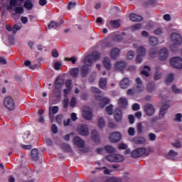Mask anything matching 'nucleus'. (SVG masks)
<instances>
[{
    "instance_id": "obj_1",
    "label": "nucleus",
    "mask_w": 182,
    "mask_h": 182,
    "mask_svg": "<svg viewBox=\"0 0 182 182\" xmlns=\"http://www.w3.org/2000/svg\"><path fill=\"white\" fill-rule=\"evenodd\" d=\"M136 85L135 88L129 89L127 92V95H134V93H141V92L144 91V85H143V82H141V80L140 77H137L136 79Z\"/></svg>"
},
{
    "instance_id": "obj_2",
    "label": "nucleus",
    "mask_w": 182,
    "mask_h": 182,
    "mask_svg": "<svg viewBox=\"0 0 182 182\" xmlns=\"http://www.w3.org/2000/svg\"><path fill=\"white\" fill-rule=\"evenodd\" d=\"M100 53L97 51H94L92 53L91 55H87L85 60L84 63L86 65V66H92V64L93 63V60H99L100 59Z\"/></svg>"
},
{
    "instance_id": "obj_3",
    "label": "nucleus",
    "mask_w": 182,
    "mask_h": 182,
    "mask_svg": "<svg viewBox=\"0 0 182 182\" xmlns=\"http://www.w3.org/2000/svg\"><path fill=\"white\" fill-rule=\"evenodd\" d=\"M170 65L175 69H182V59L180 57H173L170 60Z\"/></svg>"
},
{
    "instance_id": "obj_4",
    "label": "nucleus",
    "mask_w": 182,
    "mask_h": 182,
    "mask_svg": "<svg viewBox=\"0 0 182 182\" xmlns=\"http://www.w3.org/2000/svg\"><path fill=\"white\" fill-rule=\"evenodd\" d=\"M4 105L8 110H14V109H15V102H14V99L10 96H7L4 98Z\"/></svg>"
},
{
    "instance_id": "obj_5",
    "label": "nucleus",
    "mask_w": 182,
    "mask_h": 182,
    "mask_svg": "<svg viewBox=\"0 0 182 182\" xmlns=\"http://www.w3.org/2000/svg\"><path fill=\"white\" fill-rule=\"evenodd\" d=\"M147 150L146 148H138L132 151L131 156L134 159H139V157H141V156H144L146 153Z\"/></svg>"
},
{
    "instance_id": "obj_6",
    "label": "nucleus",
    "mask_w": 182,
    "mask_h": 182,
    "mask_svg": "<svg viewBox=\"0 0 182 182\" xmlns=\"http://www.w3.org/2000/svg\"><path fill=\"white\" fill-rule=\"evenodd\" d=\"M109 140L111 143H119L122 140V134L119 132H114L109 134Z\"/></svg>"
},
{
    "instance_id": "obj_7",
    "label": "nucleus",
    "mask_w": 182,
    "mask_h": 182,
    "mask_svg": "<svg viewBox=\"0 0 182 182\" xmlns=\"http://www.w3.org/2000/svg\"><path fill=\"white\" fill-rule=\"evenodd\" d=\"M77 132L80 136H88L89 127L85 124H80L77 127Z\"/></svg>"
},
{
    "instance_id": "obj_8",
    "label": "nucleus",
    "mask_w": 182,
    "mask_h": 182,
    "mask_svg": "<svg viewBox=\"0 0 182 182\" xmlns=\"http://www.w3.org/2000/svg\"><path fill=\"white\" fill-rule=\"evenodd\" d=\"M144 110L146 114L149 117H151L153 116V114H154V113H156V109L154 108V106H153V105L151 104H146V105H144Z\"/></svg>"
},
{
    "instance_id": "obj_9",
    "label": "nucleus",
    "mask_w": 182,
    "mask_h": 182,
    "mask_svg": "<svg viewBox=\"0 0 182 182\" xmlns=\"http://www.w3.org/2000/svg\"><path fill=\"white\" fill-rule=\"evenodd\" d=\"M171 39L173 43H177L178 45H181L182 37L178 33H172L170 36Z\"/></svg>"
},
{
    "instance_id": "obj_10",
    "label": "nucleus",
    "mask_w": 182,
    "mask_h": 182,
    "mask_svg": "<svg viewBox=\"0 0 182 182\" xmlns=\"http://www.w3.org/2000/svg\"><path fill=\"white\" fill-rule=\"evenodd\" d=\"M114 119L116 122H122L123 119V112L120 108H116L114 111Z\"/></svg>"
},
{
    "instance_id": "obj_11",
    "label": "nucleus",
    "mask_w": 182,
    "mask_h": 182,
    "mask_svg": "<svg viewBox=\"0 0 182 182\" xmlns=\"http://www.w3.org/2000/svg\"><path fill=\"white\" fill-rule=\"evenodd\" d=\"M159 60H166L168 58L169 52L168 49L166 48H164L159 51Z\"/></svg>"
},
{
    "instance_id": "obj_12",
    "label": "nucleus",
    "mask_w": 182,
    "mask_h": 182,
    "mask_svg": "<svg viewBox=\"0 0 182 182\" xmlns=\"http://www.w3.org/2000/svg\"><path fill=\"white\" fill-rule=\"evenodd\" d=\"M73 144L77 147H80V149H83L85 147V141L79 136L74 137Z\"/></svg>"
},
{
    "instance_id": "obj_13",
    "label": "nucleus",
    "mask_w": 182,
    "mask_h": 182,
    "mask_svg": "<svg viewBox=\"0 0 182 182\" xmlns=\"http://www.w3.org/2000/svg\"><path fill=\"white\" fill-rule=\"evenodd\" d=\"M91 139L97 144L100 143V136H99V132L96 129L92 131Z\"/></svg>"
},
{
    "instance_id": "obj_14",
    "label": "nucleus",
    "mask_w": 182,
    "mask_h": 182,
    "mask_svg": "<svg viewBox=\"0 0 182 182\" xmlns=\"http://www.w3.org/2000/svg\"><path fill=\"white\" fill-rule=\"evenodd\" d=\"M170 107V105L168 104L164 105L161 109L160 112L159 113V119H163L164 116L166 115V113H167V110H168V108Z\"/></svg>"
},
{
    "instance_id": "obj_15",
    "label": "nucleus",
    "mask_w": 182,
    "mask_h": 182,
    "mask_svg": "<svg viewBox=\"0 0 182 182\" xmlns=\"http://www.w3.org/2000/svg\"><path fill=\"white\" fill-rule=\"evenodd\" d=\"M39 157L41 159H43V155L40 154L38 153V149H33L31 150V159L34 161H38L39 160Z\"/></svg>"
},
{
    "instance_id": "obj_16",
    "label": "nucleus",
    "mask_w": 182,
    "mask_h": 182,
    "mask_svg": "<svg viewBox=\"0 0 182 182\" xmlns=\"http://www.w3.org/2000/svg\"><path fill=\"white\" fill-rule=\"evenodd\" d=\"M65 23V20L62 19L60 23H58L56 21H50V23L48 24V29H56L58 28H59V26H60L61 25H63V23Z\"/></svg>"
},
{
    "instance_id": "obj_17",
    "label": "nucleus",
    "mask_w": 182,
    "mask_h": 182,
    "mask_svg": "<svg viewBox=\"0 0 182 182\" xmlns=\"http://www.w3.org/2000/svg\"><path fill=\"white\" fill-rule=\"evenodd\" d=\"M120 55V49L118 48H114L110 52V57L112 59L116 60Z\"/></svg>"
},
{
    "instance_id": "obj_18",
    "label": "nucleus",
    "mask_w": 182,
    "mask_h": 182,
    "mask_svg": "<svg viewBox=\"0 0 182 182\" xmlns=\"http://www.w3.org/2000/svg\"><path fill=\"white\" fill-rule=\"evenodd\" d=\"M132 141L135 144H144L146 143V138L143 136H135L133 138Z\"/></svg>"
},
{
    "instance_id": "obj_19",
    "label": "nucleus",
    "mask_w": 182,
    "mask_h": 182,
    "mask_svg": "<svg viewBox=\"0 0 182 182\" xmlns=\"http://www.w3.org/2000/svg\"><path fill=\"white\" fill-rule=\"evenodd\" d=\"M129 18L132 22H141V21H143V16L136 14H131Z\"/></svg>"
},
{
    "instance_id": "obj_20",
    "label": "nucleus",
    "mask_w": 182,
    "mask_h": 182,
    "mask_svg": "<svg viewBox=\"0 0 182 182\" xmlns=\"http://www.w3.org/2000/svg\"><path fill=\"white\" fill-rule=\"evenodd\" d=\"M116 70H124L126 69V62L119 61L114 65Z\"/></svg>"
},
{
    "instance_id": "obj_21",
    "label": "nucleus",
    "mask_w": 182,
    "mask_h": 182,
    "mask_svg": "<svg viewBox=\"0 0 182 182\" xmlns=\"http://www.w3.org/2000/svg\"><path fill=\"white\" fill-rule=\"evenodd\" d=\"M129 85H130V81L128 77H124L120 82V87L122 89H127V87H129Z\"/></svg>"
},
{
    "instance_id": "obj_22",
    "label": "nucleus",
    "mask_w": 182,
    "mask_h": 182,
    "mask_svg": "<svg viewBox=\"0 0 182 182\" xmlns=\"http://www.w3.org/2000/svg\"><path fill=\"white\" fill-rule=\"evenodd\" d=\"M82 116L84 118L86 119V120H92V118L93 117V113L92 112V110H85L82 112Z\"/></svg>"
},
{
    "instance_id": "obj_23",
    "label": "nucleus",
    "mask_w": 182,
    "mask_h": 182,
    "mask_svg": "<svg viewBox=\"0 0 182 182\" xmlns=\"http://www.w3.org/2000/svg\"><path fill=\"white\" fill-rule=\"evenodd\" d=\"M99 85L101 89H104L105 90H106L107 89L106 86L107 85V78L106 77L100 78L99 81Z\"/></svg>"
},
{
    "instance_id": "obj_24",
    "label": "nucleus",
    "mask_w": 182,
    "mask_h": 182,
    "mask_svg": "<svg viewBox=\"0 0 182 182\" xmlns=\"http://www.w3.org/2000/svg\"><path fill=\"white\" fill-rule=\"evenodd\" d=\"M90 70L89 69V68H87V66L82 65L80 69V73H81L82 77H86Z\"/></svg>"
},
{
    "instance_id": "obj_25",
    "label": "nucleus",
    "mask_w": 182,
    "mask_h": 182,
    "mask_svg": "<svg viewBox=\"0 0 182 182\" xmlns=\"http://www.w3.org/2000/svg\"><path fill=\"white\" fill-rule=\"evenodd\" d=\"M103 65L107 70H110L112 68V64L110 63V58L105 57L103 60Z\"/></svg>"
},
{
    "instance_id": "obj_26",
    "label": "nucleus",
    "mask_w": 182,
    "mask_h": 182,
    "mask_svg": "<svg viewBox=\"0 0 182 182\" xmlns=\"http://www.w3.org/2000/svg\"><path fill=\"white\" fill-rule=\"evenodd\" d=\"M58 112H59V107L53 106L51 110L50 109V112H49L50 119H55V116H53V114H56Z\"/></svg>"
},
{
    "instance_id": "obj_27",
    "label": "nucleus",
    "mask_w": 182,
    "mask_h": 182,
    "mask_svg": "<svg viewBox=\"0 0 182 182\" xmlns=\"http://www.w3.org/2000/svg\"><path fill=\"white\" fill-rule=\"evenodd\" d=\"M55 89H60L63 85V80L60 79V77H57L54 82Z\"/></svg>"
},
{
    "instance_id": "obj_28",
    "label": "nucleus",
    "mask_w": 182,
    "mask_h": 182,
    "mask_svg": "<svg viewBox=\"0 0 182 182\" xmlns=\"http://www.w3.org/2000/svg\"><path fill=\"white\" fill-rule=\"evenodd\" d=\"M119 105L122 109H126L127 107V100L123 97L119 98Z\"/></svg>"
},
{
    "instance_id": "obj_29",
    "label": "nucleus",
    "mask_w": 182,
    "mask_h": 182,
    "mask_svg": "<svg viewBox=\"0 0 182 182\" xmlns=\"http://www.w3.org/2000/svg\"><path fill=\"white\" fill-rule=\"evenodd\" d=\"M159 43V38L155 36H150L149 37V45L151 46H156Z\"/></svg>"
},
{
    "instance_id": "obj_30",
    "label": "nucleus",
    "mask_w": 182,
    "mask_h": 182,
    "mask_svg": "<svg viewBox=\"0 0 182 182\" xmlns=\"http://www.w3.org/2000/svg\"><path fill=\"white\" fill-rule=\"evenodd\" d=\"M177 156H178V152H176L174 150L171 149L166 155V157L167 159H173L174 157H177Z\"/></svg>"
},
{
    "instance_id": "obj_31",
    "label": "nucleus",
    "mask_w": 182,
    "mask_h": 182,
    "mask_svg": "<svg viewBox=\"0 0 182 182\" xmlns=\"http://www.w3.org/2000/svg\"><path fill=\"white\" fill-rule=\"evenodd\" d=\"M149 72H150V67H149V65H145L144 70L141 72V75H144L146 77H149V76H150Z\"/></svg>"
},
{
    "instance_id": "obj_32",
    "label": "nucleus",
    "mask_w": 182,
    "mask_h": 182,
    "mask_svg": "<svg viewBox=\"0 0 182 182\" xmlns=\"http://www.w3.org/2000/svg\"><path fill=\"white\" fill-rule=\"evenodd\" d=\"M154 89H156V84L154 82H149L146 86V90L149 93L154 92Z\"/></svg>"
},
{
    "instance_id": "obj_33",
    "label": "nucleus",
    "mask_w": 182,
    "mask_h": 182,
    "mask_svg": "<svg viewBox=\"0 0 182 182\" xmlns=\"http://www.w3.org/2000/svg\"><path fill=\"white\" fill-rule=\"evenodd\" d=\"M104 149L109 154H112V153H116V149L110 145H106Z\"/></svg>"
},
{
    "instance_id": "obj_34",
    "label": "nucleus",
    "mask_w": 182,
    "mask_h": 182,
    "mask_svg": "<svg viewBox=\"0 0 182 182\" xmlns=\"http://www.w3.org/2000/svg\"><path fill=\"white\" fill-rule=\"evenodd\" d=\"M173 80H174V74L173 73L168 74L165 80L166 85H170V83H171Z\"/></svg>"
},
{
    "instance_id": "obj_35",
    "label": "nucleus",
    "mask_w": 182,
    "mask_h": 182,
    "mask_svg": "<svg viewBox=\"0 0 182 182\" xmlns=\"http://www.w3.org/2000/svg\"><path fill=\"white\" fill-rule=\"evenodd\" d=\"M110 25L114 28V29H117V28H120V22L119 20H111L109 21Z\"/></svg>"
},
{
    "instance_id": "obj_36",
    "label": "nucleus",
    "mask_w": 182,
    "mask_h": 182,
    "mask_svg": "<svg viewBox=\"0 0 182 182\" xmlns=\"http://www.w3.org/2000/svg\"><path fill=\"white\" fill-rule=\"evenodd\" d=\"M70 73L73 77H77L79 75V68H74L70 71Z\"/></svg>"
},
{
    "instance_id": "obj_37",
    "label": "nucleus",
    "mask_w": 182,
    "mask_h": 182,
    "mask_svg": "<svg viewBox=\"0 0 182 182\" xmlns=\"http://www.w3.org/2000/svg\"><path fill=\"white\" fill-rule=\"evenodd\" d=\"M98 126L100 129H104L105 126H106V122L105 121V119L103 117H100L98 119Z\"/></svg>"
},
{
    "instance_id": "obj_38",
    "label": "nucleus",
    "mask_w": 182,
    "mask_h": 182,
    "mask_svg": "<svg viewBox=\"0 0 182 182\" xmlns=\"http://www.w3.org/2000/svg\"><path fill=\"white\" fill-rule=\"evenodd\" d=\"M136 52L139 56H144L146 55V48L144 47H139Z\"/></svg>"
},
{
    "instance_id": "obj_39",
    "label": "nucleus",
    "mask_w": 182,
    "mask_h": 182,
    "mask_svg": "<svg viewBox=\"0 0 182 182\" xmlns=\"http://www.w3.org/2000/svg\"><path fill=\"white\" fill-rule=\"evenodd\" d=\"M114 160L115 163H120L124 161V157L120 154H115Z\"/></svg>"
},
{
    "instance_id": "obj_40",
    "label": "nucleus",
    "mask_w": 182,
    "mask_h": 182,
    "mask_svg": "<svg viewBox=\"0 0 182 182\" xmlns=\"http://www.w3.org/2000/svg\"><path fill=\"white\" fill-rule=\"evenodd\" d=\"M24 8L26 9H32L33 8V4H32V1L30 0H27L24 3Z\"/></svg>"
},
{
    "instance_id": "obj_41",
    "label": "nucleus",
    "mask_w": 182,
    "mask_h": 182,
    "mask_svg": "<svg viewBox=\"0 0 182 182\" xmlns=\"http://www.w3.org/2000/svg\"><path fill=\"white\" fill-rule=\"evenodd\" d=\"M157 55V49L156 48H152L149 50V56L150 58H156Z\"/></svg>"
},
{
    "instance_id": "obj_42",
    "label": "nucleus",
    "mask_w": 182,
    "mask_h": 182,
    "mask_svg": "<svg viewBox=\"0 0 182 182\" xmlns=\"http://www.w3.org/2000/svg\"><path fill=\"white\" fill-rule=\"evenodd\" d=\"M178 45L181 44H177L176 43H173L172 45L170 46V50L171 52H177L178 50Z\"/></svg>"
},
{
    "instance_id": "obj_43",
    "label": "nucleus",
    "mask_w": 182,
    "mask_h": 182,
    "mask_svg": "<svg viewBox=\"0 0 182 182\" xmlns=\"http://www.w3.org/2000/svg\"><path fill=\"white\" fill-rule=\"evenodd\" d=\"M105 112H107V114H113V105H109L105 108Z\"/></svg>"
},
{
    "instance_id": "obj_44",
    "label": "nucleus",
    "mask_w": 182,
    "mask_h": 182,
    "mask_svg": "<svg viewBox=\"0 0 182 182\" xmlns=\"http://www.w3.org/2000/svg\"><path fill=\"white\" fill-rule=\"evenodd\" d=\"M122 178L111 177L107 180V182H122Z\"/></svg>"
},
{
    "instance_id": "obj_45",
    "label": "nucleus",
    "mask_w": 182,
    "mask_h": 182,
    "mask_svg": "<svg viewBox=\"0 0 182 182\" xmlns=\"http://www.w3.org/2000/svg\"><path fill=\"white\" fill-rule=\"evenodd\" d=\"M63 149L64 151H65L66 153H69V152L72 151V147L69 144H64L63 146Z\"/></svg>"
},
{
    "instance_id": "obj_46",
    "label": "nucleus",
    "mask_w": 182,
    "mask_h": 182,
    "mask_svg": "<svg viewBox=\"0 0 182 182\" xmlns=\"http://www.w3.org/2000/svg\"><path fill=\"white\" fill-rule=\"evenodd\" d=\"M97 75V73H96V72L92 73V74L89 77L90 83H93V82H95Z\"/></svg>"
},
{
    "instance_id": "obj_47",
    "label": "nucleus",
    "mask_w": 182,
    "mask_h": 182,
    "mask_svg": "<svg viewBox=\"0 0 182 182\" xmlns=\"http://www.w3.org/2000/svg\"><path fill=\"white\" fill-rule=\"evenodd\" d=\"M114 157H115V154L107 155L106 156V159H107V160H108V161H111L112 163H114L115 162Z\"/></svg>"
},
{
    "instance_id": "obj_48",
    "label": "nucleus",
    "mask_w": 182,
    "mask_h": 182,
    "mask_svg": "<svg viewBox=\"0 0 182 182\" xmlns=\"http://www.w3.org/2000/svg\"><path fill=\"white\" fill-rule=\"evenodd\" d=\"M101 102L103 103V107H105V106H107V105L110 103V100L109 98L103 97L101 99Z\"/></svg>"
},
{
    "instance_id": "obj_49",
    "label": "nucleus",
    "mask_w": 182,
    "mask_h": 182,
    "mask_svg": "<svg viewBox=\"0 0 182 182\" xmlns=\"http://www.w3.org/2000/svg\"><path fill=\"white\" fill-rule=\"evenodd\" d=\"M172 92H173V93H176V95H180V93H181V90L177 88V86L176 85L172 86Z\"/></svg>"
},
{
    "instance_id": "obj_50",
    "label": "nucleus",
    "mask_w": 182,
    "mask_h": 182,
    "mask_svg": "<svg viewBox=\"0 0 182 182\" xmlns=\"http://www.w3.org/2000/svg\"><path fill=\"white\" fill-rule=\"evenodd\" d=\"M136 130H137L138 133H139V134L143 132V125H142L141 122L138 123V124L136 126Z\"/></svg>"
},
{
    "instance_id": "obj_51",
    "label": "nucleus",
    "mask_w": 182,
    "mask_h": 182,
    "mask_svg": "<svg viewBox=\"0 0 182 182\" xmlns=\"http://www.w3.org/2000/svg\"><path fill=\"white\" fill-rule=\"evenodd\" d=\"M136 133V129L134 127H129L128 129V134L129 136H134Z\"/></svg>"
},
{
    "instance_id": "obj_52",
    "label": "nucleus",
    "mask_w": 182,
    "mask_h": 182,
    "mask_svg": "<svg viewBox=\"0 0 182 182\" xmlns=\"http://www.w3.org/2000/svg\"><path fill=\"white\" fill-rule=\"evenodd\" d=\"M65 60H68L70 62H72V64L75 65V63H76V60H77V58H76V57H71L70 58H65Z\"/></svg>"
},
{
    "instance_id": "obj_53",
    "label": "nucleus",
    "mask_w": 182,
    "mask_h": 182,
    "mask_svg": "<svg viewBox=\"0 0 182 182\" xmlns=\"http://www.w3.org/2000/svg\"><path fill=\"white\" fill-rule=\"evenodd\" d=\"M181 119H182V114L181 113H178L175 115V122H181Z\"/></svg>"
},
{
    "instance_id": "obj_54",
    "label": "nucleus",
    "mask_w": 182,
    "mask_h": 182,
    "mask_svg": "<svg viewBox=\"0 0 182 182\" xmlns=\"http://www.w3.org/2000/svg\"><path fill=\"white\" fill-rule=\"evenodd\" d=\"M154 80H159V79H161V73H159V71H156L154 74Z\"/></svg>"
},
{
    "instance_id": "obj_55",
    "label": "nucleus",
    "mask_w": 182,
    "mask_h": 182,
    "mask_svg": "<svg viewBox=\"0 0 182 182\" xmlns=\"http://www.w3.org/2000/svg\"><path fill=\"white\" fill-rule=\"evenodd\" d=\"M149 138L151 141H154V140H156V139H157V136H156V134L149 133Z\"/></svg>"
},
{
    "instance_id": "obj_56",
    "label": "nucleus",
    "mask_w": 182,
    "mask_h": 182,
    "mask_svg": "<svg viewBox=\"0 0 182 182\" xmlns=\"http://www.w3.org/2000/svg\"><path fill=\"white\" fill-rule=\"evenodd\" d=\"M127 59H133L134 58V51L130 50L127 53Z\"/></svg>"
},
{
    "instance_id": "obj_57",
    "label": "nucleus",
    "mask_w": 182,
    "mask_h": 182,
    "mask_svg": "<svg viewBox=\"0 0 182 182\" xmlns=\"http://www.w3.org/2000/svg\"><path fill=\"white\" fill-rule=\"evenodd\" d=\"M172 146L176 149H180L181 147V142H180V141H176V142L172 143Z\"/></svg>"
},
{
    "instance_id": "obj_58",
    "label": "nucleus",
    "mask_w": 182,
    "mask_h": 182,
    "mask_svg": "<svg viewBox=\"0 0 182 182\" xmlns=\"http://www.w3.org/2000/svg\"><path fill=\"white\" fill-rule=\"evenodd\" d=\"M141 28V23H139L135 25H134L132 28V31H139Z\"/></svg>"
},
{
    "instance_id": "obj_59",
    "label": "nucleus",
    "mask_w": 182,
    "mask_h": 182,
    "mask_svg": "<svg viewBox=\"0 0 182 182\" xmlns=\"http://www.w3.org/2000/svg\"><path fill=\"white\" fill-rule=\"evenodd\" d=\"M70 107H75L76 106V98L73 97L70 102Z\"/></svg>"
},
{
    "instance_id": "obj_60",
    "label": "nucleus",
    "mask_w": 182,
    "mask_h": 182,
    "mask_svg": "<svg viewBox=\"0 0 182 182\" xmlns=\"http://www.w3.org/2000/svg\"><path fill=\"white\" fill-rule=\"evenodd\" d=\"M91 92H92V93H97V95H100L101 92L100 90L96 87H92Z\"/></svg>"
},
{
    "instance_id": "obj_61",
    "label": "nucleus",
    "mask_w": 182,
    "mask_h": 182,
    "mask_svg": "<svg viewBox=\"0 0 182 182\" xmlns=\"http://www.w3.org/2000/svg\"><path fill=\"white\" fill-rule=\"evenodd\" d=\"M62 119H63V114H59L56 117L55 120L57 123H59V124H60V123H62Z\"/></svg>"
},
{
    "instance_id": "obj_62",
    "label": "nucleus",
    "mask_w": 182,
    "mask_h": 182,
    "mask_svg": "<svg viewBox=\"0 0 182 182\" xmlns=\"http://www.w3.org/2000/svg\"><path fill=\"white\" fill-rule=\"evenodd\" d=\"M16 14H23V7H16L14 9Z\"/></svg>"
},
{
    "instance_id": "obj_63",
    "label": "nucleus",
    "mask_w": 182,
    "mask_h": 182,
    "mask_svg": "<svg viewBox=\"0 0 182 182\" xmlns=\"http://www.w3.org/2000/svg\"><path fill=\"white\" fill-rule=\"evenodd\" d=\"M60 66H62V63H60V62H56L54 64V69L55 70H60Z\"/></svg>"
},
{
    "instance_id": "obj_64",
    "label": "nucleus",
    "mask_w": 182,
    "mask_h": 182,
    "mask_svg": "<svg viewBox=\"0 0 182 182\" xmlns=\"http://www.w3.org/2000/svg\"><path fill=\"white\" fill-rule=\"evenodd\" d=\"M154 33L155 35H161V33H163V30H161L160 28H158L154 30Z\"/></svg>"
}]
</instances>
